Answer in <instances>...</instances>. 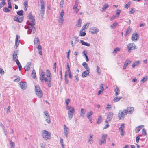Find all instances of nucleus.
<instances>
[{"mask_svg":"<svg viewBox=\"0 0 148 148\" xmlns=\"http://www.w3.org/2000/svg\"><path fill=\"white\" fill-rule=\"evenodd\" d=\"M18 50H17L15 51L12 55L13 60L14 61L16 59H18V56H17L18 55Z\"/></svg>","mask_w":148,"mask_h":148,"instance_id":"f8f14e48","label":"nucleus"},{"mask_svg":"<svg viewBox=\"0 0 148 148\" xmlns=\"http://www.w3.org/2000/svg\"><path fill=\"white\" fill-rule=\"evenodd\" d=\"M37 49L38 50H40L42 49V47L40 44L38 45V46L37 47Z\"/></svg>","mask_w":148,"mask_h":148,"instance_id":"774afa93","label":"nucleus"},{"mask_svg":"<svg viewBox=\"0 0 148 148\" xmlns=\"http://www.w3.org/2000/svg\"><path fill=\"white\" fill-rule=\"evenodd\" d=\"M64 127V134L66 137H67L68 136V132L69 131V129L68 127H67L65 125H63Z\"/></svg>","mask_w":148,"mask_h":148,"instance_id":"f3484780","label":"nucleus"},{"mask_svg":"<svg viewBox=\"0 0 148 148\" xmlns=\"http://www.w3.org/2000/svg\"><path fill=\"white\" fill-rule=\"evenodd\" d=\"M93 114V112L92 111L90 110L87 113L86 116L87 118H90V116L92 115Z\"/></svg>","mask_w":148,"mask_h":148,"instance_id":"a878e982","label":"nucleus"},{"mask_svg":"<svg viewBox=\"0 0 148 148\" xmlns=\"http://www.w3.org/2000/svg\"><path fill=\"white\" fill-rule=\"evenodd\" d=\"M108 4H105L103 6V7L102 9L103 10H104L106 9V8L108 7Z\"/></svg>","mask_w":148,"mask_h":148,"instance_id":"6e6d98bb","label":"nucleus"},{"mask_svg":"<svg viewBox=\"0 0 148 148\" xmlns=\"http://www.w3.org/2000/svg\"><path fill=\"white\" fill-rule=\"evenodd\" d=\"M148 79V77L147 76H145L143 77L142 79L141 80V82H142L143 83L145 81H146Z\"/></svg>","mask_w":148,"mask_h":148,"instance_id":"c03bdc74","label":"nucleus"},{"mask_svg":"<svg viewBox=\"0 0 148 148\" xmlns=\"http://www.w3.org/2000/svg\"><path fill=\"white\" fill-rule=\"evenodd\" d=\"M113 113L111 112H109L107 116L106 119L105 120V123H108V122L110 121L112 118Z\"/></svg>","mask_w":148,"mask_h":148,"instance_id":"ddd939ff","label":"nucleus"},{"mask_svg":"<svg viewBox=\"0 0 148 148\" xmlns=\"http://www.w3.org/2000/svg\"><path fill=\"white\" fill-rule=\"evenodd\" d=\"M78 4V1L77 0L75 1L74 5L73 8H77Z\"/></svg>","mask_w":148,"mask_h":148,"instance_id":"37998d69","label":"nucleus"},{"mask_svg":"<svg viewBox=\"0 0 148 148\" xmlns=\"http://www.w3.org/2000/svg\"><path fill=\"white\" fill-rule=\"evenodd\" d=\"M100 90L104 91V89L103 88V84H101L100 85Z\"/></svg>","mask_w":148,"mask_h":148,"instance_id":"09e8293b","label":"nucleus"},{"mask_svg":"<svg viewBox=\"0 0 148 148\" xmlns=\"http://www.w3.org/2000/svg\"><path fill=\"white\" fill-rule=\"evenodd\" d=\"M82 65L86 69V70H90L86 62H84L82 63Z\"/></svg>","mask_w":148,"mask_h":148,"instance_id":"b1692460","label":"nucleus"},{"mask_svg":"<svg viewBox=\"0 0 148 148\" xmlns=\"http://www.w3.org/2000/svg\"><path fill=\"white\" fill-rule=\"evenodd\" d=\"M41 7H45V3L43 0H40Z\"/></svg>","mask_w":148,"mask_h":148,"instance_id":"3c124183","label":"nucleus"},{"mask_svg":"<svg viewBox=\"0 0 148 148\" xmlns=\"http://www.w3.org/2000/svg\"><path fill=\"white\" fill-rule=\"evenodd\" d=\"M40 15L42 17H43L45 11V7H41Z\"/></svg>","mask_w":148,"mask_h":148,"instance_id":"412c9836","label":"nucleus"},{"mask_svg":"<svg viewBox=\"0 0 148 148\" xmlns=\"http://www.w3.org/2000/svg\"><path fill=\"white\" fill-rule=\"evenodd\" d=\"M82 53L84 55L85 57V58L86 59V62H88L89 61V59L88 56L87 55V52L84 51L82 52Z\"/></svg>","mask_w":148,"mask_h":148,"instance_id":"7c9ffc66","label":"nucleus"},{"mask_svg":"<svg viewBox=\"0 0 148 148\" xmlns=\"http://www.w3.org/2000/svg\"><path fill=\"white\" fill-rule=\"evenodd\" d=\"M82 23V20L81 19H79L77 24L76 25V26L77 27H79L81 26Z\"/></svg>","mask_w":148,"mask_h":148,"instance_id":"72a5a7b5","label":"nucleus"},{"mask_svg":"<svg viewBox=\"0 0 148 148\" xmlns=\"http://www.w3.org/2000/svg\"><path fill=\"white\" fill-rule=\"evenodd\" d=\"M46 76L48 77L49 79L45 77V73L42 71H41V74L40 75V79L42 82H47L48 87H50L51 85V73L50 71L48 69L46 70Z\"/></svg>","mask_w":148,"mask_h":148,"instance_id":"f257e3e1","label":"nucleus"},{"mask_svg":"<svg viewBox=\"0 0 148 148\" xmlns=\"http://www.w3.org/2000/svg\"><path fill=\"white\" fill-rule=\"evenodd\" d=\"M89 31L92 33L94 34H97L99 31V29L96 27H92L89 29Z\"/></svg>","mask_w":148,"mask_h":148,"instance_id":"6e6552de","label":"nucleus"},{"mask_svg":"<svg viewBox=\"0 0 148 148\" xmlns=\"http://www.w3.org/2000/svg\"><path fill=\"white\" fill-rule=\"evenodd\" d=\"M18 38H20L19 36L18 35H16L15 39V47H16V48L19 45V42H18Z\"/></svg>","mask_w":148,"mask_h":148,"instance_id":"aec40b11","label":"nucleus"},{"mask_svg":"<svg viewBox=\"0 0 148 148\" xmlns=\"http://www.w3.org/2000/svg\"><path fill=\"white\" fill-rule=\"evenodd\" d=\"M43 113H44V115L46 116H47V117L49 116L48 114V113L46 111H44L43 112Z\"/></svg>","mask_w":148,"mask_h":148,"instance_id":"69168bd1","label":"nucleus"},{"mask_svg":"<svg viewBox=\"0 0 148 148\" xmlns=\"http://www.w3.org/2000/svg\"><path fill=\"white\" fill-rule=\"evenodd\" d=\"M131 31V29L130 28V27H128L127 29L126 32V34L127 35Z\"/></svg>","mask_w":148,"mask_h":148,"instance_id":"49530a36","label":"nucleus"},{"mask_svg":"<svg viewBox=\"0 0 148 148\" xmlns=\"http://www.w3.org/2000/svg\"><path fill=\"white\" fill-rule=\"evenodd\" d=\"M121 11L119 9H117L116 12V14L117 16L119 17L121 13Z\"/></svg>","mask_w":148,"mask_h":148,"instance_id":"de8ad7c7","label":"nucleus"},{"mask_svg":"<svg viewBox=\"0 0 148 148\" xmlns=\"http://www.w3.org/2000/svg\"><path fill=\"white\" fill-rule=\"evenodd\" d=\"M107 135L105 134H103L102 135V139L100 140L99 143L100 145L106 143Z\"/></svg>","mask_w":148,"mask_h":148,"instance_id":"0eeeda50","label":"nucleus"},{"mask_svg":"<svg viewBox=\"0 0 148 148\" xmlns=\"http://www.w3.org/2000/svg\"><path fill=\"white\" fill-rule=\"evenodd\" d=\"M89 73V70H86L84 71L82 74V77L84 78L86 77L88 75Z\"/></svg>","mask_w":148,"mask_h":148,"instance_id":"a211bd4d","label":"nucleus"},{"mask_svg":"<svg viewBox=\"0 0 148 148\" xmlns=\"http://www.w3.org/2000/svg\"><path fill=\"white\" fill-rule=\"evenodd\" d=\"M31 62H30L27 63V64L25 66L24 69L26 71H29L30 69V66L31 65Z\"/></svg>","mask_w":148,"mask_h":148,"instance_id":"6ab92c4d","label":"nucleus"},{"mask_svg":"<svg viewBox=\"0 0 148 148\" xmlns=\"http://www.w3.org/2000/svg\"><path fill=\"white\" fill-rule=\"evenodd\" d=\"M35 90L36 95L40 98L42 97V92L38 86H35Z\"/></svg>","mask_w":148,"mask_h":148,"instance_id":"20e7f679","label":"nucleus"},{"mask_svg":"<svg viewBox=\"0 0 148 148\" xmlns=\"http://www.w3.org/2000/svg\"><path fill=\"white\" fill-rule=\"evenodd\" d=\"M102 121V116H99L97 121V124H100L101 122Z\"/></svg>","mask_w":148,"mask_h":148,"instance_id":"e433bc0d","label":"nucleus"},{"mask_svg":"<svg viewBox=\"0 0 148 148\" xmlns=\"http://www.w3.org/2000/svg\"><path fill=\"white\" fill-rule=\"evenodd\" d=\"M3 11L5 12H8L10 11V10L8 8L5 7H4L3 9Z\"/></svg>","mask_w":148,"mask_h":148,"instance_id":"ea45409f","label":"nucleus"},{"mask_svg":"<svg viewBox=\"0 0 148 148\" xmlns=\"http://www.w3.org/2000/svg\"><path fill=\"white\" fill-rule=\"evenodd\" d=\"M64 15V11L63 10H62L60 14V16L63 17Z\"/></svg>","mask_w":148,"mask_h":148,"instance_id":"bf43d9fd","label":"nucleus"},{"mask_svg":"<svg viewBox=\"0 0 148 148\" xmlns=\"http://www.w3.org/2000/svg\"><path fill=\"white\" fill-rule=\"evenodd\" d=\"M86 34V33L85 32H80V36H84Z\"/></svg>","mask_w":148,"mask_h":148,"instance_id":"4d7b16f0","label":"nucleus"},{"mask_svg":"<svg viewBox=\"0 0 148 148\" xmlns=\"http://www.w3.org/2000/svg\"><path fill=\"white\" fill-rule=\"evenodd\" d=\"M72 108H74L73 107L70 106L69 107L68 104L66 105V109L68 110H71Z\"/></svg>","mask_w":148,"mask_h":148,"instance_id":"8fccbe9b","label":"nucleus"},{"mask_svg":"<svg viewBox=\"0 0 148 148\" xmlns=\"http://www.w3.org/2000/svg\"><path fill=\"white\" fill-rule=\"evenodd\" d=\"M39 40L38 37L35 38L34 40V42L35 44H39Z\"/></svg>","mask_w":148,"mask_h":148,"instance_id":"c756f323","label":"nucleus"},{"mask_svg":"<svg viewBox=\"0 0 148 148\" xmlns=\"http://www.w3.org/2000/svg\"><path fill=\"white\" fill-rule=\"evenodd\" d=\"M32 77L34 79H35L36 77L35 71L34 69H33L32 71Z\"/></svg>","mask_w":148,"mask_h":148,"instance_id":"f704fd0d","label":"nucleus"},{"mask_svg":"<svg viewBox=\"0 0 148 148\" xmlns=\"http://www.w3.org/2000/svg\"><path fill=\"white\" fill-rule=\"evenodd\" d=\"M131 61L129 60H126L125 61L124 64L123 66V69H126L129 64H130L131 63Z\"/></svg>","mask_w":148,"mask_h":148,"instance_id":"dca6fc26","label":"nucleus"},{"mask_svg":"<svg viewBox=\"0 0 148 148\" xmlns=\"http://www.w3.org/2000/svg\"><path fill=\"white\" fill-rule=\"evenodd\" d=\"M139 36L136 33H133L131 39L132 41H137L138 40Z\"/></svg>","mask_w":148,"mask_h":148,"instance_id":"4468645a","label":"nucleus"},{"mask_svg":"<svg viewBox=\"0 0 148 148\" xmlns=\"http://www.w3.org/2000/svg\"><path fill=\"white\" fill-rule=\"evenodd\" d=\"M14 61H15L16 62V64H17V65L18 66V65H19L20 64V63L18 60V59H16V60H14Z\"/></svg>","mask_w":148,"mask_h":148,"instance_id":"e2e57ef3","label":"nucleus"},{"mask_svg":"<svg viewBox=\"0 0 148 148\" xmlns=\"http://www.w3.org/2000/svg\"><path fill=\"white\" fill-rule=\"evenodd\" d=\"M143 125H141L138 126V127H136L135 129V132L136 133H138L139 131L140 130L141 128L142 127H143Z\"/></svg>","mask_w":148,"mask_h":148,"instance_id":"c85d7f7f","label":"nucleus"},{"mask_svg":"<svg viewBox=\"0 0 148 148\" xmlns=\"http://www.w3.org/2000/svg\"><path fill=\"white\" fill-rule=\"evenodd\" d=\"M120 49L119 47L116 48L113 51L112 53H116L117 51H119Z\"/></svg>","mask_w":148,"mask_h":148,"instance_id":"79ce46f5","label":"nucleus"},{"mask_svg":"<svg viewBox=\"0 0 148 148\" xmlns=\"http://www.w3.org/2000/svg\"><path fill=\"white\" fill-rule=\"evenodd\" d=\"M45 121L47 123H50L51 122L49 116L47 117V119H45Z\"/></svg>","mask_w":148,"mask_h":148,"instance_id":"603ef678","label":"nucleus"},{"mask_svg":"<svg viewBox=\"0 0 148 148\" xmlns=\"http://www.w3.org/2000/svg\"><path fill=\"white\" fill-rule=\"evenodd\" d=\"M10 148H14L15 145L14 143L12 141V140H10Z\"/></svg>","mask_w":148,"mask_h":148,"instance_id":"58836bf2","label":"nucleus"},{"mask_svg":"<svg viewBox=\"0 0 148 148\" xmlns=\"http://www.w3.org/2000/svg\"><path fill=\"white\" fill-rule=\"evenodd\" d=\"M135 12V10H134L132 8L131 10L129 12V13L130 14H132L134 13Z\"/></svg>","mask_w":148,"mask_h":148,"instance_id":"0e129e2a","label":"nucleus"},{"mask_svg":"<svg viewBox=\"0 0 148 148\" xmlns=\"http://www.w3.org/2000/svg\"><path fill=\"white\" fill-rule=\"evenodd\" d=\"M80 42L82 43V44L83 45H84L87 46H89L90 45V44L88 43H86L84 41L82 40H80Z\"/></svg>","mask_w":148,"mask_h":148,"instance_id":"cd10ccee","label":"nucleus"},{"mask_svg":"<svg viewBox=\"0 0 148 148\" xmlns=\"http://www.w3.org/2000/svg\"><path fill=\"white\" fill-rule=\"evenodd\" d=\"M0 126L3 128V130H4V132H5V128L3 125L2 123H1Z\"/></svg>","mask_w":148,"mask_h":148,"instance_id":"338daca9","label":"nucleus"},{"mask_svg":"<svg viewBox=\"0 0 148 148\" xmlns=\"http://www.w3.org/2000/svg\"><path fill=\"white\" fill-rule=\"evenodd\" d=\"M64 21L63 17L60 16L58 19V22L61 24H63Z\"/></svg>","mask_w":148,"mask_h":148,"instance_id":"4c0bfd02","label":"nucleus"},{"mask_svg":"<svg viewBox=\"0 0 148 148\" xmlns=\"http://www.w3.org/2000/svg\"><path fill=\"white\" fill-rule=\"evenodd\" d=\"M119 91V89L117 87H116V88L115 89L114 91L115 92V95L116 96H117L118 95V92Z\"/></svg>","mask_w":148,"mask_h":148,"instance_id":"a19ab883","label":"nucleus"},{"mask_svg":"<svg viewBox=\"0 0 148 148\" xmlns=\"http://www.w3.org/2000/svg\"><path fill=\"white\" fill-rule=\"evenodd\" d=\"M140 62L139 61H136L134 62L132 65V66L133 68L135 67L136 66H138Z\"/></svg>","mask_w":148,"mask_h":148,"instance_id":"bb28decb","label":"nucleus"},{"mask_svg":"<svg viewBox=\"0 0 148 148\" xmlns=\"http://www.w3.org/2000/svg\"><path fill=\"white\" fill-rule=\"evenodd\" d=\"M142 134L143 135L145 136L146 135V131L144 128H143L142 130Z\"/></svg>","mask_w":148,"mask_h":148,"instance_id":"13d9d810","label":"nucleus"},{"mask_svg":"<svg viewBox=\"0 0 148 148\" xmlns=\"http://www.w3.org/2000/svg\"><path fill=\"white\" fill-rule=\"evenodd\" d=\"M86 112V110L84 108H81L80 111V116H82V117L83 118L84 117V116Z\"/></svg>","mask_w":148,"mask_h":148,"instance_id":"4be33fe9","label":"nucleus"},{"mask_svg":"<svg viewBox=\"0 0 148 148\" xmlns=\"http://www.w3.org/2000/svg\"><path fill=\"white\" fill-rule=\"evenodd\" d=\"M23 11L21 10L17 12V14L18 15L20 16H23Z\"/></svg>","mask_w":148,"mask_h":148,"instance_id":"c9c22d12","label":"nucleus"},{"mask_svg":"<svg viewBox=\"0 0 148 148\" xmlns=\"http://www.w3.org/2000/svg\"><path fill=\"white\" fill-rule=\"evenodd\" d=\"M122 98L121 96H119V97H116L114 98L113 100L114 102H116L119 101Z\"/></svg>","mask_w":148,"mask_h":148,"instance_id":"2f4dec72","label":"nucleus"},{"mask_svg":"<svg viewBox=\"0 0 148 148\" xmlns=\"http://www.w3.org/2000/svg\"><path fill=\"white\" fill-rule=\"evenodd\" d=\"M28 18L29 19V20L28 21L27 23L31 25V27L29 28L28 30V34H30L32 33L34 34L36 31V29L33 27L35 24L34 18L31 12L29 13Z\"/></svg>","mask_w":148,"mask_h":148,"instance_id":"f03ea898","label":"nucleus"},{"mask_svg":"<svg viewBox=\"0 0 148 148\" xmlns=\"http://www.w3.org/2000/svg\"><path fill=\"white\" fill-rule=\"evenodd\" d=\"M42 134L43 138L46 140L48 139H50L51 138V134L46 130H43L42 132Z\"/></svg>","mask_w":148,"mask_h":148,"instance_id":"7ed1b4c3","label":"nucleus"},{"mask_svg":"<svg viewBox=\"0 0 148 148\" xmlns=\"http://www.w3.org/2000/svg\"><path fill=\"white\" fill-rule=\"evenodd\" d=\"M89 137L88 138V142L90 144H92L93 143V135L91 134H90L89 136Z\"/></svg>","mask_w":148,"mask_h":148,"instance_id":"5701e85b","label":"nucleus"},{"mask_svg":"<svg viewBox=\"0 0 148 148\" xmlns=\"http://www.w3.org/2000/svg\"><path fill=\"white\" fill-rule=\"evenodd\" d=\"M56 62H55L54 63V65L53 66V69L54 70V71L55 72H56Z\"/></svg>","mask_w":148,"mask_h":148,"instance_id":"052dcab7","label":"nucleus"},{"mask_svg":"<svg viewBox=\"0 0 148 148\" xmlns=\"http://www.w3.org/2000/svg\"><path fill=\"white\" fill-rule=\"evenodd\" d=\"M118 25V23L117 22H115L110 26V27L112 29H114Z\"/></svg>","mask_w":148,"mask_h":148,"instance_id":"473e14b6","label":"nucleus"},{"mask_svg":"<svg viewBox=\"0 0 148 148\" xmlns=\"http://www.w3.org/2000/svg\"><path fill=\"white\" fill-rule=\"evenodd\" d=\"M125 114H124L122 110H120L118 113V117L120 120L123 119L125 117Z\"/></svg>","mask_w":148,"mask_h":148,"instance_id":"9b49d317","label":"nucleus"},{"mask_svg":"<svg viewBox=\"0 0 148 148\" xmlns=\"http://www.w3.org/2000/svg\"><path fill=\"white\" fill-rule=\"evenodd\" d=\"M124 128V125L123 124H121V127L119 129V130L121 131V135L123 136L124 134V131L123 129Z\"/></svg>","mask_w":148,"mask_h":148,"instance_id":"2eb2a0df","label":"nucleus"},{"mask_svg":"<svg viewBox=\"0 0 148 148\" xmlns=\"http://www.w3.org/2000/svg\"><path fill=\"white\" fill-rule=\"evenodd\" d=\"M14 20L19 23H21L23 20V16H15L14 18Z\"/></svg>","mask_w":148,"mask_h":148,"instance_id":"9d476101","label":"nucleus"},{"mask_svg":"<svg viewBox=\"0 0 148 148\" xmlns=\"http://www.w3.org/2000/svg\"><path fill=\"white\" fill-rule=\"evenodd\" d=\"M75 112L74 108H72L71 110H69L68 111V118L69 120H71L73 117Z\"/></svg>","mask_w":148,"mask_h":148,"instance_id":"423d86ee","label":"nucleus"},{"mask_svg":"<svg viewBox=\"0 0 148 148\" xmlns=\"http://www.w3.org/2000/svg\"><path fill=\"white\" fill-rule=\"evenodd\" d=\"M19 84L21 88L23 90L26 89L27 87V83L26 82H20Z\"/></svg>","mask_w":148,"mask_h":148,"instance_id":"1a4fd4ad","label":"nucleus"},{"mask_svg":"<svg viewBox=\"0 0 148 148\" xmlns=\"http://www.w3.org/2000/svg\"><path fill=\"white\" fill-rule=\"evenodd\" d=\"M127 47L128 51L129 52L130 51V50H134L137 48L135 44L133 43H129L127 45Z\"/></svg>","mask_w":148,"mask_h":148,"instance_id":"39448f33","label":"nucleus"},{"mask_svg":"<svg viewBox=\"0 0 148 148\" xmlns=\"http://www.w3.org/2000/svg\"><path fill=\"white\" fill-rule=\"evenodd\" d=\"M127 109L128 112V113H132L133 112L134 108L133 107H130L127 108Z\"/></svg>","mask_w":148,"mask_h":148,"instance_id":"393cba45","label":"nucleus"},{"mask_svg":"<svg viewBox=\"0 0 148 148\" xmlns=\"http://www.w3.org/2000/svg\"><path fill=\"white\" fill-rule=\"evenodd\" d=\"M0 73L1 75H3L4 74V71L1 68H0Z\"/></svg>","mask_w":148,"mask_h":148,"instance_id":"680f3d73","label":"nucleus"},{"mask_svg":"<svg viewBox=\"0 0 148 148\" xmlns=\"http://www.w3.org/2000/svg\"><path fill=\"white\" fill-rule=\"evenodd\" d=\"M107 106L105 108L106 110L109 111L110 110H111V105L108 104L107 105Z\"/></svg>","mask_w":148,"mask_h":148,"instance_id":"a18cd8bd","label":"nucleus"},{"mask_svg":"<svg viewBox=\"0 0 148 148\" xmlns=\"http://www.w3.org/2000/svg\"><path fill=\"white\" fill-rule=\"evenodd\" d=\"M97 69L96 70L97 71L98 73V74L99 75H100L101 74V72H99V68L98 66H97Z\"/></svg>","mask_w":148,"mask_h":148,"instance_id":"864d4df0","label":"nucleus"},{"mask_svg":"<svg viewBox=\"0 0 148 148\" xmlns=\"http://www.w3.org/2000/svg\"><path fill=\"white\" fill-rule=\"evenodd\" d=\"M67 74H65V81L66 84H68V81L67 79Z\"/></svg>","mask_w":148,"mask_h":148,"instance_id":"5fc2aeb1","label":"nucleus"}]
</instances>
